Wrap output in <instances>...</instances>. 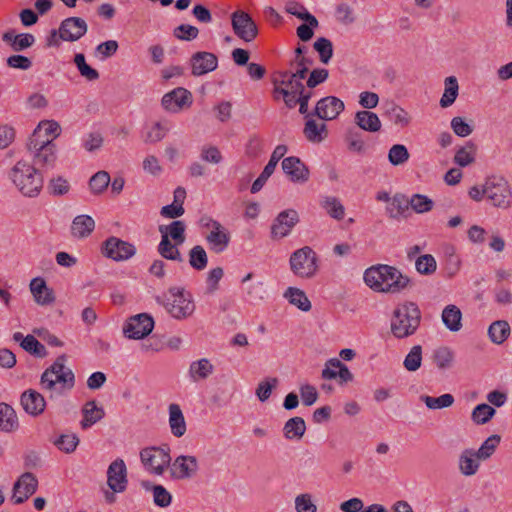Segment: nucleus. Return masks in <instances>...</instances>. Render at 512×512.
<instances>
[{
	"instance_id": "nucleus-61",
	"label": "nucleus",
	"mask_w": 512,
	"mask_h": 512,
	"mask_svg": "<svg viewBox=\"0 0 512 512\" xmlns=\"http://www.w3.org/2000/svg\"><path fill=\"white\" fill-rule=\"evenodd\" d=\"M415 268L422 275H431L436 271L437 263L431 254H424L417 258Z\"/></svg>"
},
{
	"instance_id": "nucleus-2",
	"label": "nucleus",
	"mask_w": 512,
	"mask_h": 512,
	"mask_svg": "<svg viewBox=\"0 0 512 512\" xmlns=\"http://www.w3.org/2000/svg\"><path fill=\"white\" fill-rule=\"evenodd\" d=\"M67 356L62 354L52 365L44 370L40 377V387L49 393V399L65 395L75 385V375L65 366Z\"/></svg>"
},
{
	"instance_id": "nucleus-16",
	"label": "nucleus",
	"mask_w": 512,
	"mask_h": 512,
	"mask_svg": "<svg viewBox=\"0 0 512 512\" xmlns=\"http://www.w3.org/2000/svg\"><path fill=\"white\" fill-rule=\"evenodd\" d=\"M169 466L170 475L176 480L192 478L199 468L197 458L191 455H180Z\"/></svg>"
},
{
	"instance_id": "nucleus-53",
	"label": "nucleus",
	"mask_w": 512,
	"mask_h": 512,
	"mask_svg": "<svg viewBox=\"0 0 512 512\" xmlns=\"http://www.w3.org/2000/svg\"><path fill=\"white\" fill-rule=\"evenodd\" d=\"M500 435L493 434L489 436L479 447L476 453V457L480 460H486L494 453L497 446L500 444Z\"/></svg>"
},
{
	"instance_id": "nucleus-31",
	"label": "nucleus",
	"mask_w": 512,
	"mask_h": 512,
	"mask_svg": "<svg viewBox=\"0 0 512 512\" xmlns=\"http://www.w3.org/2000/svg\"><path fill=\"white\" fill-rule=\"evenodd\" d=\"M95 229V221L89 215L76 216L71 224V234L76 238H86Z\"/></svg>"
},
{
	"instance_id": "nucleus-12",
	"label": "nucleus",
	"mask_w": 512,
	"mask_h": 512,
	"mask_svg": "<svg viewBox=\"0 0 512 512\" xmlns=\"http://www.w3.org/2000/svg\"><path fill=\"white\" fill-rule=\"evenodd\" d=\"M231 25L235 35L245 42L253 41L258 35L255 21L243 10H236L231 14Z\"/></svg>"
},
{
	"instance_id": "nucleus-27",
	"label": "nucleus",
	"mask_w": 512,
	"mask_h": 512,
	"mask_svg": "<svg viewBox=\"0 0 512 512\" xmlns=\"http://www.w3.org/2000/svg\"><path fill=\"white\" fill-rule=\"evenodd\" d=\"M141 487L153 493V501L156 506L166 508L171 504L172 495L164 486L143 480L141 481Z\"/></svg>"
},
{
	"instance_id": "nucleus-26",
	"label": "nucleus",
	"mask_w": 512,
	"mask_h": 512,
	"mask_svg": "<svg viewBox=\"0 0 512 512\" xmlns=\"http://www.w3.org/2000/svg\"><path fill=\"white\" fill-rule=\"evenodd\" d=\"M61 134V127L58 122L54 120L41 121L30 138H36L38 140H54Z\"/></svg>"
},
{
	"instance_id": "nucleus-49",
	"label": "nucleus",
	"mask_w": 512,
	"mask_h": 512,
	"mask_svg": "<svg viewBox=\"0 0 512 512\" xmlns=\"http://www.w3.org/2000/svg\"><path fill=\"white\" fill-rule=\"evenodd\" d=\"M70 183L63 176L52 177L47 184V191L50 195L59 197L69 193Z\"/></svg>"
},
{
	"instance_id": "nucleus-11",
	"label": "nucleus",
	"mask_w": 512,
	"mask_h": 512,
	"mask_svg": "<svg viewBox=\"0 0 512 512\" xmlns=\"http://www.w3.org/2000/svg\"><path fill=\"white\" fill-rule=\"evenodd\" d=\"M154 328V319L147 313L131 316L123 326V334L128 339H143Z\"/></svg>"
},
{
	"instance_id": "nucleus-51",
	"label": "nucleus",
	"mask_w": 512,
	"mask_h": 512,
	"mask_svg": "<svg viewBox=\"0 0 512 512\" xmlns=\"http://www.w3.org/2000/svg\"><path fill=\"white\" fill-rule=\"evenodd\" d=\"M410 154L403 144H394L388 151V160L393 166H400L409 160Z\"/></svg>"
},
{
	"instance_id": "nucleus-9",
	"label": "nucleus",
	"mask_w": 512,
	"mask_h": 512,
	"mask_svg": "<svg viewBox=\"0 0 512 512\" xmlns=\"http://www.w3.org/2000/svg\"><path fill=\"white\" fill-rule=\"evenodd\" d=\"M140 459L145 469L154 475H162L171 462L167 446L146 447L140 451Z\"/></svg>"
},
{
	"instance_id": "nucleus-62",
	"label": "nucleus",
	"mask_w": 512,
	"mask_h": 512,
	"mask_svg": "<svg viewBox=\"0 0 512 512\" xmlns=\"http://www.w3.org/2000/svg\"><path fill=\"white\" fill-rule=\"evenodd\" d=\"M79 444V438L76 434H62L54 441V445L67 454L75 451Z\"/></svg>"
},
{
	"instance_id": "nucleus-32",
	"label": "nucleus",
	"mask_w": 512,
	"mask_h": 512,
	"mask_svg": "<svg viewBox=\"0 0 512 512\" xmlns=\"http://www.w3.org/2000/svg\"><path fill=\"white\" fill-rule=\"evenodd\" d=\"M169 426L171 433L177 438L182 437L186 432L185 418L178 404L169 405Z\"/></svg>"
},
{
	"instance_id": "nucleus-4",
	"label": "nucleus",
	"mask_w": 512,
	"mask_h": 512,
	"mask_svg": "<svg viewBox=\"0 0 512 512\" xmlns=\"http://www.w3.org/2000/svg\"><path fill=\"white\" fill-rule=\"evenodd\" d=\"M156 302L162 305L171 317L184 320L193 315L196 306L191 293L183 287H170L167 293L156 296Z\"/></svg>"
},
{
	"instance_id": "nucleus-1",
	"label": "nucleus",
	"mask_w": 512,
	"mask_h": 512,
	"mask_svg": "<svg viewBox=\"0 0 512 512\" xmlns=\"http://www.w3.org/2000/svg\"><path fill=\"white\" fill-rule=\"evenodd\" d=\"M364 281L373 291L397 294L413 286V281L398 268L377 264L367 268Z\"/></svg>"
},
{
	"instance_id": "nucleus-57",
	"label": "nucleus",
	"mask_w": 512,
	"mask_h": 512,
	"mask_svg": "<svg viewBox=\"0 0 512 512\" xmlns=\"http://www.w3.org/2000/svg\"><path fill=\"white\" fill-rule=\"evenodd\" d=\"M74 63L82 77L89 81H94L99 78L98 71L86 63L84 54L77 53L74 56Z\"/></svg>"
},
{
	"instance_id": "nucleus-19",
	"label": "nucleus",
	"mask_w": 512,
	"mask_h": 512,
	"mask_svg": "<svg viewBox=\"0 0 512 512\" xmlns=\"http://www.w3.org/2000/svg\"><path fill=\"white\" fill-rule=\"evenodd\" d=\"M190 65L191 74L198 77L216 70L218 67V58L214 53L198 51L192 54Z\"/></svg>"
},
{
	"instance_id": "nucleus-25",
	"label": "nucleus",
	"mask_w": 512,
	"mask_h": 512,
	"mask_svg": "<svg viewBox=\"0 0 512 512\" xmlns=\"http://www.w3.org/2000/svg\"><path fill=\"white\" fill-rule=\"evenodd\" d=\"M314 116H310L306 118L303 134L307 141L318 144L323 142L328 136L327 126L322 121H317L313 118Z\"/></svg>"
},
{
	"instance_id": "nucleus-46",
	"label": "nucleus",
	"mask_w": 512,
	"mask_h": 512,
	"mask_svg": "<svg viewBox=\"0 0 512 512\" xmlns=\"http://www.w3.org/2000/svg\"><path fill=\"white\" fill-rule=\"evenodd\" d=\"M189 264L197 270L202 271L207 267L208 256L205 249L201 245H196L189 250Z\"/></svg>"
},
{
	"instance_id": "nucleus-54",
	"label": "nucleus",
	"mask_w": 512,
	"mask_h": 512,
	"mask_svg": "<svg viewBox=\"0 0 512 512\" xmlns=\"http://www.w3.org/2000/svg\"><path fill=\"white\" fill-rule=\"evenodd\" d=\"M433 206V200L423 194H414L409 199V207H411L418 214H423L431 211L433 209Z\"/></svg>"
},
{
	"instance_id": "nucleus-10",
	"label": "nucleus",
	"mask_w": 512,
	"mask_h": 512,
	"mask_svg": "<svg viewBox=\"0 0 512 512\" xmlns=\"http://www.w3.org/2000/svg\"><path fill=\"white\" fill-rule=\"evenodd\" d=\"M101 254L113 261L122 262L129 260L136 254V247L118 237H108L101 244Z\"/></svg>"
},
{
	"instance_id": "nucleus-50",
	"label": "nucleus",
	"mask_w": 512,
	"mask_h": 512,
	"mask_svg": "<svg viewBox=\"0 0 512 512\" xmlns=\"http://www.w3.org/2000/svg\"><path fill=\"white\" fill-rule=\"evenodd\" d=\"M496 410L488 404L482 403L477 405L471 414L472 421L477 425H483L489 422L494 415Z\"/></svg>"
},
{
	"instance_id": "nucleus-60",
	"label": "nucleus",
	"mask_w": 512,
	"mask_h": 512,
	"mask_svg": "<svg viewBox=\"0 0 512 512\" xmlns=\"http://www.w3.org/2000/svg\"><path fill=\"white\" fill-rule=\"evenodd\" d=\"M169 131V127L161 122L154 123L143 136L145 143L153 144L161 141Z\"/></svg>"
},
{
	"instance_id": "nucleus-55",
	"label": "nucleus",
	"mask_w": 512,
	"mask_h": 512,
	"mask_svg": "<svg viewBox=\"0 0 512 512\" xmlns=\"http://www.w3.org/2000/svg\"><path fill=\"white\" fill-rule=\"evenodd\" d=\"M110 180L108 172L98 171L90 178L89 187L91 192L96 195L103 193L107 189Z\"/></svg>"
},
{
	"instance_id": "nucleus-34",
	"label": "nucleus",
	"mask_w": 512,
	"mask_h": 512,
	"mask_svg": "<svg viewBox=\"0 0 512 512\" xmlns=\"http://www.w3.org/2000/svg\"><path fill=\"white\" fill-rule=\"evenodd\" d=\"M511 328L506 320H496L488 327V337L496 345L503 344L510 336Z\"/></svg>"
},
{
	"instance_id": "nucleus-6",
	"label": "nucleus",
	"mask_w": 512,
	"mask_h": 512,
	"mask_svg": "<svg viewBox=\"0 0 512 512\" xmlns=\"http://www.w3.org/2000/svg\"><path fill=\"white\" fill-rule=\"evenodd\" d=\"M27 150L32 159V166H35L42 174L44 171L53 168L57 161V146L51 140H38L29 138Z\"/></svg>"
},
{
	"instance_id": "nucleus-56",
	"label": "nucleus",
	"mask_w": 512,
	"mask_h": 512,
	"mask_svg": "<svg viewBox=\"0 0 512 512\" xmlns=\"http://www.w3.org/2000/svg\"><path fill=\"white\" fill-rule=\"evenodd\" d=\"M313 47L318 52L320 61L328 64L333 56L332 42L325 37H320L314 42Z\"/></svg>"
},
{
	"instance_id": "nucleus-36",
	"label": "nucleus",
	"mask_w": 512,
	"mask_h": 512,
	"mask_svg": "<svg viewBox=\"0 0 512 512\" xmlns=\"http://www.w3.org/2000/svg\"><path fill=\"white\" fill-rule=\"evenodd\" d=\"M186 225L181 220H175L169 225H161L159 232L162 235H168V239H172L176 245H182L185 242Z\"/></svg>"
},
{
	"instance_id": "nucleus-20",
	"label": "nucleus",
	"mask_w": 512,
	"mask_h": 512,
	"mask_svg": "<svg viewBox=\"0 0 512 512\" xmlns=\"http://www.w3.org/2000/svg\"><path fill=\"white\" fill-rule=\"evenodd\" d=\"M127 468L122 459L113 461L107 470V484L113 492H124L127 487Z\"/></svg>"
},
{
	"instance_id": "nucleus-64",
	"label": "nucleus",
	"mask_w": 512,
	"mask_h": 512,
	"mask_svg": "<svg viewBox=\"0 0 512 512\" xmlns=\"http://www.w3.org/2000/svg\"><path fill=\"white\" fill-rule=\"evenodd\" d=\"M295 509L297 512H317V506L308 493L300 494L295 498Z\"/></svg>"
},
{
	"instance_id": "nucleus-44",
	"label": "nucleus",
	"mask_w": 512,
	"mask_h": 512,
	"mask_svg": "<svg viewBox=\"0 0 512 512\" xmlns=\"http://www.w3.org/2000/svg\"><path fill=\"white\" fill-rule=\"evenodd\" d=\"M476 145L469 141L460 147L454 156V162L460 167H466L475 161Z\"/></svg>"
},
{
	"instance_id": "nucleus-48",
	"label": "nucleus",
	"mask_w": 512,
	"mask_h": 512,
	"mask_svg": "<svg viewBox=\"0 0 512 512\" xmlns=\"http://www.w3.org/2000/svg\"><path fill=\"white\" fill-rule=\"evenodd\" d=\"M21 348L37 358H45L48 354L45 346L33 335H27L22 339Z\"/></svg>"
},
{
	"instance_id": "nucleus-29",
	"label": "nucleus",
	"mask_w": 512,
	"mask_h": 512,
	"mask_svg": "<svg viewBox=\"0 0 512 512\" xmlns=\"http://www.w3.org/2000/svg\"><path fill=\"white\" fill-rule=\"evenodd\" d=\"M356 125L367 132L375 133L381 129V121L378 115L368 110L358 111L355 114Z\"/></svg>"
},
{
	"instance_id": "nucleus-41",
	"label": "nucleus",
	"mask_w": 512,
	"mask_h": 512,
	"mask_svg": "<svg viewBox=\"0 0 512 512\" xmlns=\"http://www.w3.org/2000/svg\"><path fill=\"white\" fill-rule=\"evenodd\" d=\"M214 370V366L207 358L193 361L189 367V375L193 381H199L208 378Z\"/></svg>"
},
{
	"instance_id": "nucleus-28",
	"label": "nucleus",
	"mask_w": 512,
	"mask_h": 512,
	"mask_svg": "<svg viewBox=\"0 0 512 512\" xmlns=\"http://www.w3.org/2000/svg\"><path fill=\"white\" fill-rule=\"evenodd\" d=\"M82 414L81 427L87 429L102 420L105 416V411L103 407L97 405L95 400H91L83 406Z\"/></svg>"
},
{
	"instance_id": "nucleus-63",
	"label": "nucleus",
	"mask_w": 512,
	"mask_h": 512,
	"mask_svg": "<svg viewBox=\"0 0 512 512\" xmlns=\"http://www.w3.org/2000/svg\"><path fill=\"white\" fill-rule=\"evenodd\" d=\"M199 35V29L190 24H180L173 29V36L181 41H192Z\"/></svg>"
},
{
	"instance_id": "nucleus-21",
	"label": "nucleus",
	"mask_w": 512,
	"mask_h": 512,
	"mask_svg": "<svg viewBox=\"0 0 512 512\" xmlns=\"http://www.w3.org/2000/svg\"><path fill=\"white\" fill-rule=\"evenodd\" d=\"M205 239L209 249L216 254H220L228 248L231 236L230 232L220 222H212V229L205 236Z\"/></svg>"
},
{
	"instance_id": "nucleus-39",
	"label": "nucleus",
	"mask_w": 512,
	"mask_h": 512,
	"mask_svg": "<svg viewBox=\"0 0 512 512\" xmlns=\"http://www.w3.org/2000/svg\"><path fill=\"white\" fill-rule=\"evenodd\" d=\"M178 246L179 245H176L175 242L172 243L171 240L168 239V235H162L157 251L164 259L181 263L183 262V257Z\"/></svg>"
},
{
	"instance_id": "nucleus-22",
	"label": "nucleus",
	"mask_w": 512,
	"mask_h": 512,
	"mask_svg": "<svg viewBox=\"0 0 512 512\" xmlns=\"http://www.w3.org/2000/svg\"><path fill=\"white\" fill-rule=\"evenodd\" d=\"M62 40L75 42L82 38L88 30L86 21L80 17H68L61 23Z\"/></svg>"
},
{
	"instance_id": "nucleus-37",
	"label": "nucleus",
	"mask_w": 512,
	"mask_h": 512,
	"mask_svg": "<svg viewBox=\"0 0 512 512\" xmlns=\"http://www.w3.org/2000/svg\"><path fill=\"white\" fill-rule=\"evenodd\" d=\"M473 449H465L459 457V470L465 476H472L479 469V462Z\"/></svg>"
},
{
	"instance_id": "nucleus-23",
	"label": "nucleus",
	"mask_w": 512,
	"mask_h": 512,
	"mask_svg": "<svg viewBox=\"0 0 512 512\" xmlns=\"http://www.w3.org/2000/svg\"><path fill=\"white\" fill-rule=\"evenodd\" d=\"M20 403L24 411L33 417L41 415L46 408V400L44 396L34 389L24 391L21 394Z\"/></svg>"
},
{
	"instance_id": "nucleus-52",
	"label": "nucleus",
	"mask_w": 512,
	"mask_h": 512,
	"mask_svg": "<svg viewBox=\"0 0 512 512\" xmlns=\"http://www.w3.org/2000/svg\"><path fill=\"white\" fill-rule=\"evenodd\" d=\"M422 363V347L415 345L405 356L403 361L404 368L409 372H415L421 367Z\"/></svg>"
},
{
	"instance_id": "nucleus-38",
	"label": "nucleus",
	"mask_w": 512,
	"mask_h": 512,
	"mask_svg": "<svg viewBox=\"0 0 512 512\" xmlns=\"http://www.w3.org/2000/svg\"><path fill=\"white\" fill-rule=\"evenodd\" d=\"M384 115H386L396 126L401 128L407 127L411 121V117L408 112L393 102L388 103L385 106Z\"/></svg>"
},
{
	"instance_id": "nucleus-42",
	"label": "nucleus",
	"mask_w": 512,
	"mask_h": 512,
	"mask_svg": "<svg viewBox=\"0 0 512 512\" xmlns=\"http://www.w3.org/2000/svg\"><path fill=\"white\" fill-rule=\"evenodd\" d=\"M284 296L292 305H295L301 311L308 312L311 310V302L306 296L305 292L301 289L289 287L284 293Z\"/></svg>"
},
{
	"instance_id": "nucleus-33",
	"label": "nucleus",
	"mask_w": 512,
	"mask_h": 512,
	"mask_svg": "<svg viewBox=\"0 0 512 512\" xmlns=\"http://www.w3.org/2000/svg\"><path fill=\"white\" fill-rule=\"evenodd\" d=\"M442 322L451 332H458L462 328V312L453 304L447 305L442 311Z\"/></svg>"
},
{
	"instance_id": "nucleus-24",
	"label": "nucleus",
	"mask_w": 512,
	"mask_h": 512,
	"mask_svg": "<svg viewBox=\"0 0 512 512\" xmlns=\"http://www.w3.org/2000/svg\"><path fill=\"white\" fill-rule=\"evenodd\" d=\"M34 301L40 306L51 305L55 302V294L52 288L48 287L46 281L41 277L33 278L29 285Z\"/></svg>"
},
{
	"instance_id": "nucleus-14",
	"label": "nucleus",
	"mask_w": 512,
	"mask_h": 512,
	"mask_svg": "<svg viewBox=\"0 0 512 512\" xmlns=\"http://www.w3.org/2000/svg\"><path fill=\"white\" fill-rule=\"evenodd\" d=\"M193 103L192 93L183 87H177L163 95L161 99L162 107L170 113H178L184 108H188Z\"/></svg>"
},
{
	"instance_id": "nucleus-8",
	"label": "nucleus",
	"mask_w": 512,
	"mask_h": 512,
	"mask_svg": "<svg viewBox=\"0 0 512 512\" xmlns=\"http://www.w3.org/2000/svg\"><path fill=\"white\" fill-rule=\"evenodd\" d=\"M486 199L492 206L500 209H508L511 206L512 191L508 181L499 175H491L485 178Z\"/></svg>"
},
{
	"instance_id": "nucleus-40",
	"label": "nucleus",
	"mask_w": 512,
	"mask_h": 512,
	"mask_svg": "<svg viewBox=\"0 0 512 512\" xmlns=\"http://www.w3.org/2000/svg\"><path fill=\"white\" fill-rule=\"evenodd\" d=\"M454 352L447 346L436 348L432 353V361L440 370H447L453 366Z\"/></svg>"
},
{
	"instance_id": "nucleus-58",
	"label": "nucleus",
	"mask_w": 512,
	"mask_h": 512,
	"mask_svg": "<svg viewBox=\"0 0 512 512\" xmlns=\"http://www.w3.org/2000/svg\"><path fill=\"white\" fill-rule=\"evenodd\" d=\"M278 383L279 380L276 377H269L259 382L255 391L259 401H267L270 398L273 389L278 386Z\"/></svg>"
},
{
	"instance_id": "nucleus-13",
	"label": "nucleus",
	"mask_w": 512,
	"mask_h": 512,
	"mask_svg": "<svg viewBox=\"0 0 512 512\" xmlns=\"http://www.w3.org/2000/svg\"><path fill=\"white\" fill-rule=\"evenodd\" d=\"M299 222V215L294 209H287L280 212L273 220L270 229V237L279 240L288 236L294 226Z\"/></svg>"
},
{
	"instance_id": "nucleus-30",
	"label": "nucleus",
	"mask_w": 512,
	"mask_h": 512,
	"mask_svg": "<svg viewBox=\"0 0 512 512\" xmlns=\"http://www.w3.org/2000/svg\"><path fill=\"white\" fill-rule=\"evenodd\" d=\"M19 427L18 417L13 407L7 403H0V431L10 433Z\"/></svg>"
},
{
	"instance_id": "nucleus-35",
	"label": "nucleus",
	"mask_w": 512,
	"mask_h": 512,
	"mask_svg": "<svg viewBox=\"0 0 512 512\" xmlns=\"http://www.w3.org/2000/svg\"><path fill=\"white\" fill-rule=\"evenodd\" d=\"M306 432V423L302 417L290 418L283 427V434L287 440H300Z\"/></svg>"
},
{
	"instance_id": "nucleus-47",
	"label": "nucleus",
	"mask_w": 512,
	"mask_h": 512,
	"mask_svg": "<svg viewBox=\"0 0 512 512\" xmlns=\"http://www.w3.org/2000/svg\"><path fill=\"white\" fill-rule=\"evenodd\" d=\"M420 400L425 403L427 408L431 410L448 408L454 403V396L446 393L439 397H431L428 395H421Z\"/></svg>"
},
{
	"instance_id": "nucleus-45",
	"label": "nucleus",
	"mask_w": 512,
	"mask_h": 512,
	"mask_svg": "<svg viewBox=\"0 0 512 512\" xmlns=\"http://www.w3.org/2000/svg\"><path fill=\"white\" fill-rule=\"evenodd\" d=\"M391 218H399L409 209V199L401 193H396L391 198L390 205L386 208Z\"/></svg>"
},
{
	"instance_id": "nucleus-7",
	"label": "nucleus",
	"mask_w": 512,
	"mask_h": 512,
	"mask_svg": "<svg viewBox=\"0 0 512 512\" xmlns=\"http://www.w3.org/2000/svg\"><path fill=\"white\" fill-rule=\"evenodd\" d=\"M290 269L294 275L310 279L314 277L319 268V258L309 246L297 249L290 255Z\"/></svg>"
},
{
	"instance_id": "nucleus-3",
	"label": "nucleus",
	"mask_w": 512,
	"mask_h": 512,
	"mask_svg": "<svg viewBox=\"0 0 512 512\" xmlns=\"http://www.w3.org/2000/svg\"><path fill=\"white\" fill-rule=\"evenodd\" d=\"M9 178L17 190L25 197L35 198L42 191L43 174L25 160H19L11 168Z\"/></svg>"
},
{
	"instance_id": "nucleus-18",
	"label": "nucleus",
	"mask_w": 512,
	"mask_h": 512,
	"mask_svg": "<svg viewBox=\"0 0 512 512\" xmlns=\"http://www.w3.org/2000/svg\"><path fill=\"white\" fill-rule=\"evenodd\" d=\"M283 172L294 183H305L309 180L310 171L304 162L296 156H289L282 160Z\"/></svg>"
},
{
	"instance_id": "nucleus-5",
	"label": "nucleus",
	"mask_w": 512,
	"mask_h": 512,
	"mask_svg": "<svg viewBox=\"0 0 512 512\" xmlns=\"http://www.w3.org/2000/svg\"><path fill=\"white\" fill-rule=\"evenodd\" d=\"M421 311L414 302H405L394 309L391 318L390 330L398 339L414 335L420 326Z\"/></svg>"
},
{
	"instance_id": "nucleus-59",
	"label": "nucleus",
	"mask_w": 512,
	"mask_h": 512,
	"mask_svg": "<svg viewBox=\"0 0 512 512\" xmlns=\"http://www.w3.org/2000/svg\"><path fill=\"white\" fill-rule=\"evenodd\" d=\"M322 206L327 213L336 220H342L345 215L344 206L336 197H325Z\"/></svg>"
},
{
	"instance_id": "nucleus-17",
	"label": "nucleus",
	"mask_w": 512,
	"mask_h": 512,
	"mask_svg": "<svg viewBox=\"0 0 512 512\" xmlns=\"http://www.w3.org/2000/svg\"><path fill=\"white\" fill-rule=\"evenodd\" d=\"M344 109L345 105L341 99L335 96H326L317 102L312 115L323 121L334 120Z\"/></svg>"
},
{
	"instance_id": "nucleus-15",
	"label": "nucleus",
	"mask_w": 512,
	"mask_h": 512,
	"mask_svg": "<svg viewBox=\"0 0 512 512\" xmlns=\"http://www.w3.org/2000/svg\"><path fill=\"white\" fill-rule=\"evenodd\" d=\"M37 487L36 476L31 472H25L14 483L11 500L14 504H22L36 492Z\"/></svg>"
},
{
	"instance_id": "nucleus-43",
	"label": "nucleus",
	"mask_w": 512,
	"mask_h": 512,
	"mask_svg": "<svg viewBox=\"0 0 512 512\" xmlns=\"http://www.w3.org/2000/svg\"><path fill=\"white\" fill-rule=\"evenodd\" d=\"M444 84L445 90L440 99V106L447 108L455 102L458 96L459 85L455 76L447 77L444 81Z\"/></svg>"
}]
</instances>
